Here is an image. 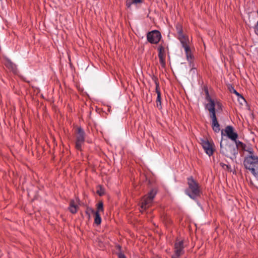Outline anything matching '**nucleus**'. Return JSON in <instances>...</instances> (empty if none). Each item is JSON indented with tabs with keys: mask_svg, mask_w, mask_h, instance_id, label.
<instances>
[{
	"mask_svg": "<svg viewBox=\"0 0 258 258\" xmlns=\"http://www.w3.org/2000/svg\"><path fill=\"white\" fill-rule=\"evenodd\" d=\"M249 155L244 158L243 165L258 180V157L253 154V151L250 149Z\"/></svg>",
	"mask_w": 258,
	"mask_h": 258,
	"instance_id": "obj_1",
	"label": "nucleus"
},
{
	"mask_svg": "<svg viewBox=\"0 0 258 258\" xmlns=\"http://www.w3.org/2000/svg\"><path fill=\"white\" fill-rule=\"evenodd\" d=\"M205 93V99L208 103L206 105V108L209 110V113L220 112L222 111L223 105L222 103L216 99H212L210 96L207 88H204Z\"/></svg>",
	"mask_w": 258,
	"mask_h": 258,
	"instance_id": "obj_2",
	"label": "nucleus"
},
{
	"mask_svg": "<svg viewBox=\"0 0 258 258\" xmlns=\"http://www.w3.org/2000/svg\"><path fill=\"white\" fill-rule=\"evenodd\" d=\"M220 152L231 159L235 158L237 154V149L233 144H230L227 139L222 138L220 142Z\"/></svg>",
	"mask_w": 258,
	"mask_h": 258,
	"instance_id": "obj_3",
	"label": "nucleus"
},
{
	"mask_svg": "<svg viewBox=\"0 0 258 258\" xmlns=\"http://www.w3.org/2000/svg\"><path fill=\"white\" fill-rule=\"evenodd\" d=\"M187 184L188 188L185 190V194L194 200L200 197L202 193L200 186L192 177L187 178Z\"/></svg>",
	"mask_w": 258,
	"mask_h": 258,
	"instance_id": "obj_4",
	"label": "nucleus"
},
{
	"mask_svg": "<svg viewBox=\"0 0 258 258\" xmlns=\"http://www.w3.org/2000/svg\"><path fill=\"white\" fill-rule=\"evenodd\" d=\"M156 194V190L155 189H152L148 194L143 197L141 203V208L143 210H146L152 205Z\"/></svg>",
	"mask_w": 258,
	"mask_h": 258,
	"instance_id": "obj_5",
	"label": "nucleus"
},
{
	"mask_svg": "<svg viewBox=\"0 0 258 258\" xmlns=\"http://www.w3.org/2000/svg\"><path fill=\"white\" fill-rule=\"evenodd\" d=\"M76 133V148L78 150H81L82 145L84 144L85 141V133L81 127H78Z\"/></svg>",
	"mask_w": 258,
	"mask_h": 258,
	"instance_id": "obj_6",
	"label": "nucleus"
},
{
	"mask_svg": "<svg viewBox=\"0 0 258 258\" xmlns=\"http://www.w3.org/2000/svg\"><path fill=\"white\" fill-rule=\"evenodd\" d=\"M184 243L183 240H177L174 246V253L171 258H179L184 253Z\"/></svg>",
	"mask_w": 258,
	"mask_h": 258,
	"instance_id": "obj_7",
	"label": "nucleus"
},
{
	"mask_svg": "<svg viewBox=\"0 0 258 258\" xmlns=\"http://www.w3.org/2000/svg\"><path fill=\"white\" fill-rule=\"evenodd\" d=\"M161 39V34L158 30H153L147 34V39L151 44H157Z\"/></svg>",
	"mask_w": 258,
	"mask_h": 258,
	"instance_id": "obj_8",
	"label": "nucleus"
},
{
	"mask_svg": "<svg viewBox=\"0 0 258 258\" xmlns=\"http://www.w3.org/2000/svg\"><path fill=\"white\" fill-rule=\"evenodd\" d=\"M225 132L228 138L232 141H236L238 138L237 134L234 132L233 127L231 126H226L225 128Z\"/></svg>",
	"mask_w": 258,
	"mask_h": 258,
	"instance_id": "obj_9",
	"label": "nucleus"
},
{
	"mask_svg": "<svg viewBox=\"0 0 258 258\" xmlns=\"http://www.w3.org/2000/svg\"><path fill=\"white\" fill-rule=\"evenodd\" d=\"M202 146L205 151L206 153L209 155L211 156L213 153V149L212 145L207 140H202Z\"/></svg>",
	"mask_w": 258,
	"mask_h": 258,
	"instance_id": "obj_10",
	"label": "nucleus"
},
{
	"mask_svg": "<svg viewBox=\"0 0 258 258\" xmlns=\"http://www.w3.org/2000/svg\"><path fill=\"white\" fill-rule=\"evenodd\" d=\"M210 118L212 119V127L213 130L215 132L218 133L220 128L216 114H210Z\"/></svg>",
	"mask_w": 258,
	"mask_h": 258,
	"instance_id": "obj_11",
	"label": "nucleus"
},
{
	"mask_svg": "<svg viewBox=\"0 0 258 258\" xmlns=\"http://www.w3.org/2000/svg\"><path fill=\"white\" fill-rule=\"evenodd\" d=\"M178 39L180 42L182 47L185 48L186 47L190 46V41L188 36L183 34L181 35L178 36Z\"/></svg>",
	"mask_w": 258,
	"mask_h": 258,
	"instance_id": "obj_12",
	"label": "nucleus"
},
{
	"mask_svg": "<svg viewBox=\"0 0 258 258\" xmlns=\"http://www.w3.org/2000/svg\"><path fill=\"white\" fill-rule=\"evenodd\" d=\"M5 66L9 70L16 74L17 72V69L16 65L10 59H6L4 62Z\"/></svg>",
	"mask_w": 258,
	"mask_h": 258,
	"instance_id": "obj_13",
	"label": "nucleus"
},
{
	"mask_svg": "<svg viewBox=\"0 0 258 258\" xmlns=\"http://www.w3.org/2000/svg\"><path fill=\"white\" fill-rule=\"evenodd\" d=\"M184 49L186 54V59L188 62L191 64L193 61L194 56L191 53L190 46L186 47L185 48H184Z\"/></svg>",
	"mask_w": 258,
	"mask_h": 258,
	"instance_id": "obj_14",
	"label": "nucleus"
},
{
	"mask_svg": "<svg viewBox=\"0 0 258 258\" xmlns=\"http://www.w3.org/2000/svg\"><path fill=\"white\" fill-rule=\"evenodd\" d=\"M78 209V206L74 200H71L70 203L69 210L73 213H77Z\"/></svg>",
	"mask_w": 258,
	"mask_h": 258,
	"instance_id": "obj_15",
	"label": "nucleus"
},
{
	"mask_svg": "<svg viewBox=\"0 0 258 258\" xmlns=\"http://www.w3.org/2000/svg\"><path fill=\"white\" fill-rule=\"evenodd\" d=\"M88 210L90 211L95 215L94 222L97 225H99L101 222V218L98 211L95 212L93 209H90Z\"/></svg>",
	"mask_w": 258,
	"mask_h": 258,
	"instance_id": "obj_16",
	"label": "nucleus"
},
{
	"mask_svg": "<svg viewBox=\"0 0 258 258\" xmlns=\"http://www.w3.org/2000/svg\"><path fill=\"white\" fill-rule=\"evenodd\" d=\"M156 84V92L157 94V97L156 99V102H161V92L159 89V84L157 81H155Z\"/></svg>",
	"mask_w": 258,
	"mask_h": 258,
	"instance_id": "obj_17",
	"label": "nucleus"
},
{
	"mask_svg": "<svg viewBox=\"0 0 258 258\" xmlns=\"http://www.w3.org/2000/svg\"><path fill=\"white\" fill-rule=\"evenodd\" d=\"M235 142V146L236 147V149L238 150V148H241L243 150H245L246 151H247L249 152V151H250V150L251 149H250L249 150H246L245 149V147H246V146L245 144H244L243 143H242L241 142L239 141H237L236 140V141H234Z\"/></svg>",
	"mask_w": 258,
	"mask_h": 258,
	"instance_id": "obj_18",
	"label": "nucleus"
},
{
	"mask_svg": "<svg viewBox=\"0 0 258 258\" xmlns=\"http://www.w3.org/2000/svg\"><path fill=\"white\" fill-rule=\"evenodd\" d=\"M158 56H165V47L162 45H159L158 47Z\"/></svg>",
	"mask_w": 258,
	"mask_h": 258,
	"instance_id": "obj_19",
	"label": "nucleus"
},
{
	"mask_svg": "<svg viewBox=\"0 0 258 258\" xmlns=\"http://www.w3.org/2000/svg\"><path fill=\"white\" fill-rule=\"evenodd\" d=\"M176 29L177 33L178 34V36L183 34L182 27L180 25H179V24L177 25L176 26Z\"/></svg>",
	"mask_w": 258,
	"mask_h": 258,
	"instance_id": "obj_20",
	"label": "nucleus"
},
{
	"mask_svg": "<svg viewBox=\"0 0 258 258\" xmlns=\"http://www.w3.org/2000/svg\"><path fill=\"white\" fill-rule=\"evenodd\" d=\"M165 56H158L159 61L161 66L163 67L165 66Z\"/></svg>",
	"mask_w": 258,
	"mask_h": 258,
	"instance_id": "obj_21",
	"label": "nucleus"
},
{
	"mask_svg": "<svg viewBox=\"0 0 258 258\" xmlns=\"http://www.w3.org/2000/svg\"><path fill=\"white\" fill-rule=\"evenodd\" d=\"M97 209V211H98V213H99V212L103 211V204L102 202H100L98 204Z\"/></svg>",
	"mask_w": 258,
	"mask_h": 258,
	"instance_id": "obj_22",
	"label": "nucleus"
},
{
	"mask_svg": "<svg viewBox=\"0 0 258 258\" xmlns=\"http://www.w3.org/2000/svg\"><path fill=\"white\" fill-rule=\"evenodd\" d=\"M97 192L99 196H102L104 194V191L101 188H100L99 190H98Z\"/></svg>",
	"mask_w": 258,
	"mask_h": 258,
	"instance_id": "obj_23",
	"label": "nucleus"
},
{
	"mask_svg": "<svg viewBox=\"0 0 258 258\" xmlns=\"http://www.w3.org/2000/svg\"><path fill=\"white\" fill-rule=\"evenodd\" d=\"M231 92H233L234 94H235L237 96H239L240 94L238 93L233 88H232V89L230 90Z\"/></svg>",
	"mask_w": 258,
	"mask_h": 258,
	"instance_id": "obj_24",
	"label": "nucleus"
},
{
	"mask_svg": "<svg viewBox=\"0 0 258 258\" xmlns=\"http://www.w3.org/2000/svg\"><path fill=\"white\" fill-rule=\"evenodd\" d=\"M142 2V0H133V3L136 4L141 3Z\"/></svg>",
	"mask_w": 258,
	"mask_h": 258,
	"instance_id": "obj_25",
	"label": "nucleus"
},
{
	"mask_svg": "<svg viewBox=\"0 0 258 258\" xmlns=\"http://www.w3.org/2000/svg\"><path fill=\"white\" fill-rule=\"evenodd\" d=\"M118 257L119 258H126L124 254L122 253H119L118 254Z\"/></svg>",
	"mask_w": 258,
	"mask_h": 258,
	"instance_id": "obj_26",
	"label": "nucleus"
},
{
	"mask_svg": "<svg viewBox=\"0 0 258 258\" xmlns=\"http://www.w3.org/2000/svg\"><path fill=\"white\" fill-rule=\"evenodd\" d=\"M133 4H134V3H133V2H126V6H127L128 8H130V7H131V5H132Z\"/></svg>",
	"mask_w": 258,
	"mask_h": 258,
	"instance_id": "obj_27",
	"label": "nucleus"
},
{
	"mask_svg": "<svg viewBox=\"0 0 258 258\" xmlns=\"http://www.w3.org/2000/svg\"><path fill=\"white\" fill-rule=\"evenodd\" d=\"M156 105L158 108L160 109L161 108V102H160V103L156 102Z\"/></svg>",
	"mask_w": 258,
	"mask_h": 258,
	"instance_id": "obj_28",
	"label": "nucleus"
},
{
	"mask_svg": "<svg viewBox=\"0 0 258 258\" xmlns=\"http://www.w3.org/2000/svg\"><path fill=\"white\" fill-rule=\"evenodd\" d=\"M221 165L223 167H224V166H226L227 168H229V166L228 165H227L226 164H221Z\"/></svg>",
	"mask_w": 258,
	"mask_h": 258,
	"instance_id": "obj_29",
	"label": "nucleus"
},
{
	"mask_svg": "<svg viewBox=\"0 0 258 258\" xmlns=\"http://www.w3.org/2000/svg\"><path fill=\"white\" fill-rule=\"evenodd\" d=\"M221 134H222V135L223 134V131H222Z\"/></svg>",
	"mask_w": 258,
	"mask_h": 258,
	"instance_id": "obj_30",
	"label": "nucleus"
},
{
	"mask_svg": "<svg viewBox=\"0 0 258 258\" xmlns=\"http://www.w3.org/2000/svg\"><path fill=\"white\" fill-rule=\"evenodd\" d=\"M1 1H2V0H0Z\"/></svg>",
	"mask_w": 258,
	"mask_h": 258,
	"instance_id": "obj_31",
	"label": "nucleus"
}]
</instances>
